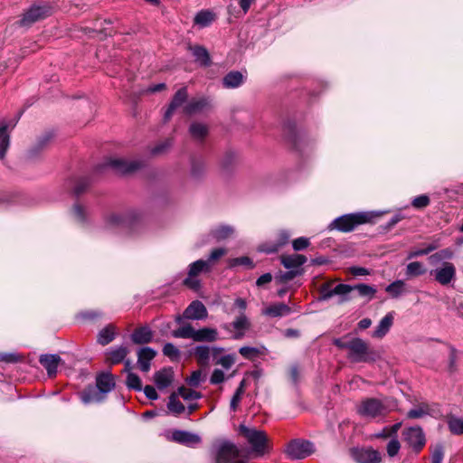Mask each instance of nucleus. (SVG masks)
<instances>
[{"label":"nucleus","mask_w":463,"mask_h":463,"mask_svg":"<svg viewBox=\"0 0 463 463\" xmlns=\"http://www.w3.org/2000/svg\"><path fill=\"white\" fill-rule=\"evenodd\" d=\"M385 212L367 211L344 214L335 218L328 226L330 231L337 230L341 232H350L357 226L365 223H373L381 218Z\"/></svg>","instance_id":"f257e3e1"},{"label":"nucleus","mask_w":463,"mask_h":463,"mask_svg":"<svg viewBox=\"0 0 463 463\" xmlns=\"http://www.w3.org/2000/svg\"><path fill=\"white\" fill-rule=\"evenodd\" d=\"M239 433L250 445V451L254 457H261L269 451V439L264 431L241 424Z\"/></svg>","instance_id":"f03ea898"},{"label":"nucleus","mask_w":463,"mask_h":463,"mask_svg":"<svg viewBox=\"0 0 463 463\" xmlns=\"http://www.w3.org/2000/svg\"><path fill=\"white\" fill-rule=\"evenodd\" d=\"M145 163L142 160H128L124 158H116L109 160L107 164L100 165L97 171L106 172L109 169L118 175H130L142 169Z\"/></svg>","instance_id":"7ed1b4c3"},{"label":"nucleus","mask_w":463,"mask_h":463,"mask_svg":"<svg viewBox=\"0 0 463 463\" xmlns=\"http://www.w3.org/2000/svg\"><path fill=\"white\" fill-rule=\"evenodd\" d=\"M378 357L375 351L361 338H354L349 341L348 358L355 363H366L374 361Z\"/></svg>","instance_id":"20e7f679"},{"label":"nucleus","mask_w":463,"mask_h":463,"mask_svg":"<svg viewBox=\"0 0 463 463\" xmlns=\"http://www.w3.org/2000/svg\"><path fill=\"white\" fill-rule=\"evenodd\" d=\"M354 288L347 284H337L335 285L334 281H327L320 286L319 288V300H328L334 296L338 297L337 303L343 304L349 300L348 295Z\"/></svg>","instance_id":"39448f33"},{"label":"nucleus","mask_w":463,"mask_h":463,"mask_svg":"<svg viewBox=\"0 0 463 463\" xmlns=\"http://www.w3.org/2000/svg\"><path fill=\"white\" fill-rule=\"evenodd\" d=\"M240 455L238 446L230 440H220L214 444L215 463H234Z\"/></svg>","instance_id":"423d86ee"},{"label":"nucleus","mask_w":463,"mask_h":463,"mask_svg":"<svg viewBox=\"0 0 463 463\" xmlns=\"http://www.w3.org/2000/svg\"><path fill=\"white\" fill-rule=\"evenodd\" d=\"M52 14V8L48 4L33 5L19 21L21 26H30L33 24L49 17Z\"/></svg>","instance_id":"0eeeda50"},{"label":"nucleus","mask_w":463,"mask_h":463,"mask_svg":"<svg viewBox=\"0 0 463 463\" xmlns=\"http://www.w3.org/2000/svg\"><path fill=\"white\" fill-rule=\"evenodd\" d=\"M388 408L381 401L370 398L363 401L358 407V413L366 418H376L386 415Z\"/></svg>","instance_id":"6e6552de"},{"label":"nucleus","mask_w":463,"mask_h":463,"mask_svg":"<svg viewBox=\"0 0 463 463\" xmlns=\"http://www.w3.org/2000/svg\"><path fill=\"white\" fill-rule=\"evenodd\" d=\"M403 440L411 447L416 452H419L426 443L424 432L420 427H410L402 431Z\"/></svg>","instance_id":"1a4fd4ad"},{"label":"nucleus","mask_w":463,"mask_h":463,"mask_svg":"<svg viewBox=\"0 0 463 463\" xmlns=\"http://www.w3.org/2000/svg\"><path fill=\"white\" fill-rule=\"evenodd\" d=\"M286 451L291 458L301 459L314 452V446L309 441L296 439L288 445Z\"/></svg>","instance_id":"9d476101"},{"label":"nucleus","mask_w":463,"mask_h":463,"mask_svg":"<svg viewBox=\"0 0 463 463\" xmlns=\"http://www.w3.org/2000/svg\"><path fill=\"white\" fill-rule=\"evenodd\" d=\"M209 261L198 260L189 265L188 277L184 279V284L191 288H197L199 281L195 279L202 272H209L211 270Z\"/></svg>","instance_id":"9b49d317"},{"label":"nucleus","mask_w":463,"mask_h":463,"mask_svg":"<svg viewBox=\"0 0 463 463\" xmlns=\"http://www.w3.org/2000/svg\"><path fill=\"white\" fill-rule=\"evenodd\" d=\"M350 453L357 463H380L382 461L380 452L373 448H354L351 449Z\"/></svg>","instance_id":"f8f14e48"},{"label":"nucleus","mask_w":463,"mask_h":463,"mask_svg":"<svg viewBox=\"0 0 463 463\" xmlns=\"http://www.w3.org/2000/svg\"><path fill=\"white\" fill-rule=\"evenodd\" d=\"M222 327L227 331H231V328H233L232 338L241 339L245 335L246 331L250 329V322L245 313H240L233 322L223 324Z\"/></svg>","instance_id":"ddd939ff"},{"label":"nucleus","mask_w":463,"mask_h":463,"mask_svg":"<svg viewBox=\"0 0 463 463\" xmlns=\"http://www.w3.org/2000/svg\"><path fill=\"white\" fill-rule=\"evenodd\" d=\"M437 282L447 286L455 279L456 268L451 262H444L441 267L431 271Z\"/></svg>","instance_id":"4468645a"},{"label":"nucleus","mask_w":463,"mask_h":463,"mask_svg":"<svg viewBox=\"0 0 463 463\" xmlns=\"http://www.w3.org/2000/svg\"><path fill=\"white\" fill-rule=\"evenodd\" d=\"M222 351L223 349L220 347L210 348L205 345H200L194 349V354L201 366H207L210 358L215 359Z\"/></svg>","instance_id":"2eb2a0df"},{"label":"nucleus","mask_w":463,"mask_h":463,"mask_svg":"<svg viewBox=\"0 0 463 463\" xmlns=\"http://www.w3.org/2000/svg\"><path fill=\"white\" fill-rule=\"evenodd\" d=\"M90 184V179L87 177H82L66 181L64 184V188L68 193L71 194L73 197L77 198L87 191Z\"/></svg>","instance_id":"dca6fc26"},{"label":"nucleus","mask_w":463,"mask_h":463,"mask_svg":"<svg viewBox=\"0 0 463 463\" xmlns=\"http://www.w3.org/2000/svg\"><path fill=\"white\" fill-rule=\"evenodd\" d=\"M205 306L199 300L193 301L184 310V317L193 320H201L207 317Z\"/></svg>","instance_id":"f3484780"},{"label":"nucleus","mask_w":463,"mask_h":463,"mask_svg":"<svg viewBox=\"0 0 463 463\" xmlns=\"http://www.w3.org/2000/svg\"><path fill=\"white\" fill-rule=\"evenodd\" d=\"M187 97H188V93H187L186 87H183L175 92V94L174 95V97L168 106V109H166V111L165 113L164 119L165 121L169 120L170 118L172 117L174 111L177 108L181 107L186 101Z\"/></svg>","instance_id":"a211bd4d"},{"label":"nucleus","mask_w":463,"mask_h":463,"mask_svg":"<svg viewBox=\"0 0 463 463\" xmlns=\"http://www.w3.org/2000/svg\"><path fill=\"white\" fill-rule=\"evenodd\" d=\"M128 353L129 350L126 346L112 347L106 352V363L110 365L122 363Z\"/></svg>","instance_id":"6ab92c4d"},{"label":"nucleus","mask_w":463,"mask_h":463,"mask_svg":"<svg viewBox=\"0 0 463 463\" xmlns=\"http://www.w3.org/2000/svg\"><path fill=\"white\" fill-rule=\"evenodd\" d=\"M61 361V359L58 354H42L39 358L40 364L46 369L48 375L51 377L56 374Z\"/></svg>","instance_id":"aec40b11"},{"label":"nucleus","mask_w":463,"mask_h":463,"mask_svg":"<svg viewBox=\"0 0 463 463\" xmlns=\"http://www.w3.org/2000/svg\"><path fill=\"white\" fill-rule=\"evenodd\" d=\"M156 352L151 347H143L137 352V364L141 371L146 373L150 369V362L155 358Z\"/></svg>","instance_id":"412c9836"},{"label":"nucleus","mask_w":463,"mask_h":463,"mask_svg":"<svg viewBox=\"0 0 463 463\" xmlns=\"http://www.w3.org/2000/svg\"><path fill=\"white\" fill-rule=\"evenodd\" d=\"M97 388L105 396L115 387L114 377L110 373H102L97 376Z\"/></svg>","instance_id":"4be33fe9"},{"label":"nucleus","mask_w":463,"mask_h":463,"mask_svg":"<svg viewBox=\"0 0 463 463\" xmlns=\"http://www.w3.org/2000/svg\"><path fill=\"white\" fill-rule=\"evenodd\" d=\"M153 338V332L148 326H141L134 330L131 340L134 344L144 345L150 343Z\"/></svg>","instance_id":"5701e85b"},{"label":"nucleus","mask_w":463,"mask_h":463,"mask_svg":"<svg viewBox=\"0 0 463 463\" xmlns=\"http://www.w3.org/2000/svg\"><path fill=\"white\" fill-rule=\"evenodd\" d=\"M174 378V372L171 368H164L155 373L154 380L158 389L169 386Z\"/></svg>","instance_id":"b1692460"},{"label":"nucleus","mask_w":463,"mask_h":463,"mask_svg":"<svg viewBox=\"0 0 463 463\" xmlns=\"http://www.w3.org/2000/svg\"><path fill=\"white\" fill-rule=\"evenodd\" d=\"M189 49L192 52V54L194 57L195 61L198 62L201 66L208 67L211 65L212 61L210 58V54L204 47L201 45H195L190 46Z\"/></svg>","instance_id":"393cba45"},{"label":"nucleus","mask_w":463,"mask_h":463,"mask_svg":"<svg viewBox=\"0 0 463 463\" xmlns=\"http://www.w3.org/2000/svg\"><path fill=\"white\" fill-rule=\"evenodd\" d=\"M244 82V76L241 71H232L222 79V85L226 89H235Z\"/></svg>","instance_id":"a878e982"},{"label":"nucleus","mask_w":463,"mask_h":463,"mask_svg":"<svg viewBox=\"0 0 463 463\" xmlns=\"http://www.w3.org/2000/svg\"><path fill=\"white\" fill-rule=\"evenodd\" d=\"M262 313L271 317H281L291 313V308L284 303H276L266 307Z\"/></svg>","instance_id":"bb28decb"},{"label":"nucleus","mask_w":463,"mask_h":463,"mask_svg":"<svg viewBox=\"0 0 463 463\" xmlns=\"http://www.w3.org/2000/svg\"><path fill=\"white\" fill-rule=\"evenodd\" d=\"M290 237L289 232L282 230L278 234V239L275 243L270 246L262 245L260 250L267 253L277 252L282 246L288 243Z\"/></svg>","instance_id":"cd10ccee"},{"label":"nucleus","mask_w":463,"mask_h":463,"mask_svg":"<svg viewBox=\"0 0 463 463\" xmlns=\"http://www.w3.org/2000/svg\"><path fill=\"white\" fill-rule=\"evenodd\" d=\"M173 439L178 443L185 445L197 444L201 441V439L198 435L184 430L174 431Z\"/></svg>","instance_id":"c85d7f7f"},{"label":"nucleus","mask_w":463,"mask_h":463,"mask_svg":"<svg viewBox=\"0 0 463 463\" xmlns=\"http://www.w3.org/2000/svg\"><path fill=\"white\" fill-rule=\"evenodd\" d=\"M10 146V132L5 122L0 124V160H4Z\"/></svg>","instance_id":"c756f323"},{"label":"nucleus","mask_w":463,"mask_h":463,"mask_svg":"<svg viewBox=\"0 0 463 463\" xmlns=\"http://www.w3.org/2000/svg\"><path fill=\"white\" fill-rule=\"evenodd\" d=\"M280 260L286 269H290L302 266L307 261V258L301 254L282 255Z\"/></svg>","instance_id":"7c9ffc66"},{"label":"nucleus","mask_w":463,"mask_h":463,"mask_svg":"<svg viewBox=\"0 0 463 463\" xmlns=\"http://www.w3.org/2000/svg\"><path fill=\"white\" fill-rule=\"evenodd\" d=\"M208 106V101L204 98L192 99L184 107V112L192 115L203 111Z\"/></svg>","instance_id":"2f4dec72"},{"label":"nucleus","mask_w":463,"mask_h":463,"mask_svg":"<svg viewBox=\"0 0 463 463\" xmlns=\"http://www.w3.org/2000/svg\"><path fill=\"white\" fill-rule=\"evenodd\" d=\"M194 335V341L196 342H214L219 339L217 330L210 327H203L196 330Z\"/></svg>","instance_id":"473e14b6"},{"label":"nucleus","mask_w":463,"mask_h":463,"mask_svg":"<svg viewBox=\"0 0 463 463\" xmlns=\"http://www.w3.org/2000/svg\"><path fill=\"white\" fill-rule=\"evenodd\" d=\"M104 395L96 387L90 386L81 392V401L84 403L99 402L104 400Z\"/></svg>","instance_id":"72a5a7b5"},{"label":"nucleus","mask_w":463,"mask_h":463,"mask_svg":"<svg viewBox=\"0 0 463 463\" xmlns=\"http://www.w3.org/2000/svg\"><path fill=\"white\" fill-rule=\"evenodd\" d=\"M393 322V316L389 313L382 318L376 329L374 330L373 336L376 338L383 337L390 330Z\"/></svg>","instance_id":"f704fd0d"},{"label":"nucleus","mask_w":463,"mask_h":463,"mask_svg":"<svg viewBox=\"0 0 463 463\" xmlns=\"http://www.w3.org/2000/svg\"><path fill=\"white\" fill-rule=\"evenodd\" d=\"M447 424L449 431L454 435L463 434V418L450 414L447 416Z\"/></svg>","instance_id":"c9c22d12"},{"label":"nucleus","mask_w":463,"mask_h":463,"mask_svg":"<svg viewBox=\"0 0 463 463\" xmlns=\"http://www.w3.org/2000/svg\"><path fill=\"white\" fill-rule=\"evenodd\" d=\"M196 330L190 325L184 324L172 332V335L176 338L193 339L194 341Z\"/></svg>","instance_id":"e433bc0d"},{"label":"nucleus","mask_w":463,"mask_h":463,"mask_svg":"<svg viewBox=\"0 0 463 463\" xmlns=\"http://www.w3.org/2000/svg\"><path fill=\"white\" fill-rule=\"evenodd\" d=\"M189 132L193 138L203 140L208 134V128L204 124L194 122L191 124Z\"/></svg>","instance_id":"4c0bfd02"},{"label":"nucleus","mask_w":463,"mask_h":463,"mask_svg":"<svg viewBox=\"0 0 463 463\" xmlns=\"http://www.w3.org/2000/svg\"><path fill=\"white\" fill-rule=\"evenodd\" d=\"M430 407L428 403L422 402L419 406L410 410L407 412V418L409 419H420L426 415L430 414Z\"/></svg>","instance_id":"58836bf2"},{"label":"nucleus","mask_w":463,"mask_h":463,"mask_svg":"<svg viewBox=\"0 0 463 463\" xmlns=\"http://www.w3.org/2000/svg\"><path fill=\"white\" fill-rule=\"evenodd\" d=\"M115 338V328L112 326H109L103 328L98 335L97 341L102 345H106L113 341Z\"/></svg>","instance_id":"ea45409f"},{"label":"nucleus","mask_w":463,"mask_h":463,"mask_svg":"<svg viewBox=\"0 0 463 463\" xmlns=\"http://www.w3.org/2000/svg\"><path fill=\"white\" fill-rule=\"evenodd\" d=\"M426 271L425 266L420 261H412L406 267V275L408 277H418L425 274Z\"/></svg>","instance_id":"a19ab883"},{"label":"nucleus","mask_w":463,"mask_h":463,"mask_svg":"<svg viewBox=\"0 0 463 463\" xmlns=\"http://www.w3.org/2000/svg\"><path fill=\"white\" fill-rule=\"evenodd\" d=\"M168 410L175 414L179 415L184 411L185 408L183 403L178 400L177 395L175 393H172L169 397V402L167 404Z\"/></svg>","instance_id":"79ce46f5"},{"label":"nucleus","mask_w":463,"mask_h":463,"mask_svg":"<svg viewBox=\"0 0 463 463\" xmlns=\"http://www.w3.org/2000/svg\"><path fill=\"white\" fill-rule=\"evenodd\" d=\"M206 173V165L203 161L195 160L192 163L191 176L194 179H201Z\"/></svg>","instance_id":"37998d69"},{"label":"nucleus","mask_w":463,"mask_h":463,"mask_svg":"<svg viewBox=\"0 0 463 463\" xmlns=\"http://www.w3.org/2000/svg\"><path fill=\"white\" fill-rule=\"evenodd\" d=\"M239 353L241 356L248 360H254L262 354V351L257 347L242 346L239 349Z\"/></svg>","instance_id":"c03bdc74"},{"label":"nucleus","mask_w":463,"mask_h":463,"mask_svg":"<svg viewBox=\"0 0 463 463\" xmlns=\"http://www.w3.org/2000/svg\"><path fill=\"white\" fill-rule=\"evenodd\" d=\"M404 282L402 280H395L394 282L388 285L385 288L386 292L389 293L392 298H398L403 293Z\"/></svg>","instance_id":"a18cd8bd"},{"label":"nucleus","mask_w":463,"mask_h":463,"mask_svg":"<svg viewBox=\"0 0 463 463\" xmlns=\"http://www.w3.org/2000/svg\"><path fill=\"white\" fill-rule=\"evenodd\" d=\"M233 229L231 226H220L213 232V236L217 240H225L233 234Z\"/></svg>","instance_id":"49530a36"},{"label":"nucleus","mask_w":463,"mask_h":463,"mask_svg":"<svg viewBox=\"0 0 463 463\" xmlns=\"http://www.w3.org/2000/svg\"><path fill=\"white\" fill-rule=\"evenodd\" d=\"M353 288L358 291L361 297H369L370 299H372L376 293L374 287L366 284H358Z\"/></svg>","instance_id":"de8ad7c7"},{"label":"nucleus","mask_w":463,"mask_h":463,"mask_svg":"<svg viewBox=\"0 0 463 463\" xmlns=\"http://www.w3.org/2000/svg\"><path fill=\"white\" fill-rule=\"evenodd\" d=\"M213 20V14L209 11H201L199 12L195 18V24L201 26L208 25Z\"/></svg>","instance_id":"09e8293b"},{"label":"nucleus","mask_w":463,"mask_h":463,"mask_svg":"<svg viewBox=\"0 0 463 463\" xmlns=\"http://www.w3.org/2000/svg\"><path fill=\"white\" fill-rule=\"evenodd\" d=\"M178 395L187 401L197 400L201 398V394L198 392L185 387H180L178 389Z\"/></svg>","instance_id":"8fccbe9b"},{"label":"nucleus","mask_w":463,"mask_h":463,"mask_svg":"<svg viewBox=\"0 0 463 463\" xmlns=\"http://www.w3.org/2000/svg\"><path fill=\"white\" fill-rule=\"evenodd\" d=\"M235 364V356L233 354L222 355L215 358V364L222 366L224 369H230Z\"/></svg>","instance_id":"3c124183"},{"label":"nucleus","mask_w":463,"mask_h":463,"mask_svg":"<svg viewBox=\"0 0 463 463\" xmlns=\"http://www.w3.org/2000/svg\"><path fill=\"white\" fill-rule=\"evenodd\" d=\"M127 385L128 388H131L136 391L142 390V384L140 378L133 373H128L127 377Z\"/></svg>","instance_id":"603ef678"},{"label":"nucleus","mask_w":463,"mask_h":463,"mask_svg":"<svg viewBox=\"0 0 463 463\" xmlns=\"http://www.w3.org/2000/svg\"><path fill=\"white\" fill-rule=\"evenodd\" d=\"M163 354L171 360H176L180 355V351L173 344L167 343L163 347Z\"/></svg>","instance_id":"864d4df0"},{"label":"nucleus","mask_w":463,"mask_h":463,"mask_svg":"<svg viewBox=\"0 0 463 463\" xmlns=\"http://www.w3.org/2000/svg\"><path fill=\"white\" fill-rule=\"evenodd\" d=\"M400 449H401L400 441L396 438L392 439L388 442L387 447H386L388 456L391 458L395 457L399 453Z\"/></svg>","instance_id":"5fc2aeb1"},{"label":"nucleus","mask_w":463,"mask_h":463,"mask_svg":"<svg viewBox=\"0 0 463 463\" xmlns=\"http://www.w3.org/2000/svg\"><path fill=\"white\" fill-rule=\"evenodd\" d=\"M172 146V141L170 139H166L158 145L155 146L150 153L154 156L164 154L168 150V148Z\"/></svg>","instance_id":"6e6d98bb"},{"label":"nucleus","mask_w":463,"mask_h":463,"mask_svg":"<svg viewBox=\"0 0 463 463\" xmlns=\"http://www.w3.org/2000/svg\"><path fill=\"white\" fill-rule=\"evenodd\" d=\"M435 249H437V245L430 244L427 248L422 249V250H413L408 253L407 258L410 260V259H413V258H416L419 256L427 255L430 252L433 251Z\"/></svg>","instance_id":"4d7b16f0"},{"label":"nucleus","mask_w":463,"mask_h":463,"mask_svg":"<svg viewBox=\"0 0 463 463\" xmlns=\"http://www.w3.org/2000/svg\"><path fill=\"white\" fill-rule=\"evenodd\" d=\"M310 244L309 239L306 237H299L292 241L293 249L297 251L307 248Z\"/></svg>","instance_id":"13d9d810"},{"label":"nucleus","mask_w":463,"mask_h":463,"mask_svg":"<svg viewBox=\"0 0 463 463\" xmlns=\"http://www.w3.org/2000/svg\"><path fill=\"white\" fill-rule=\"evenodd\" d=\"M226 254V250L223 248H217L214 249L210 256L209 259L206 261H209L210 267L212 268L213 263L218 260L220 258L224 256Z\"/></svg>","instance_id":"bf43d9fd"},{"label":"nucleus","mask_w":463,"mask_h":463,"mask_svg":"<svg viewBox=\"0 0 463 463\" xmlns=\"http://www.w3.org/2000/svg\"><path fill=\"white\" fill-rule=\"evenodd\" d=\"M225 380L224 373L221 369H214L211 378L210 383L212 384H219L223 383Z\"/></svg>","instance_id":"052dcab7"},{"label":"nucleus","mask_w":463,"mask_h":463,"mask_svg":"<svg viewBox=\"0 0 463 463\" xmlns=\"http://www.w3.org/2000/svg\"><path fill=\"white\" fill-rule=\"evenodd\" d=\"M53 135L51 132L44 133L42 137H39L37 141V147L39 149H43L45 147L52 139Z\"/></svg>","instance_id":"680f3d73"},{"label":"nucleus","mask_w":463,"mask_h":463,"mask_svg":"<svg viewBox=\"0 0 463 463\" xmlns=\"http://www.w3.org/2000/svg\"><path fill=\"white\" fill-rule=\"evenodd\" d=\"M453 256V252L449 249H444L439 250V252L430 256V260L438 259V260H449Z\"/></svg>","instance_id":"e2e57ef3"},{"label":"nucleus","mask_w":463,"mask_h":463,"mask_svg":"<svg viewBox=\"0 0 463 463\" xmlns=\"http://www.w3.org/2000/svg\"><path fill=\"white\" fill-rule=\"evenodd\" d=\"M443 449L441 446H438L435 448L434 451L431 455V462L432 463H441L443 460Z\"/></svg>","instance_id":"0e129e2a"},{"label":"nucleus","mask_w":463,"mask_h":463,"mask_svg":"<svg viewBox=\"0 0 463 463\" xmlns=\"http://www.w3.org/2000/svg\"><path fill=\"white\" fill-rule=\"evenodd\" d=\"M202 372L200 370L193 372L192 375L188 379V383L191 386H198L200 382L202 381Z\"/></svg>","instance_id":"69168bd1"},{"label":"nucleus","mask_w":463,"mask_h":463,"mask_svg":"<svg viewBox=\"0 0 463 463\" xmlns=\"http://www.w3.org/2000/svg\"><path fill=\"white\" fill-rule=\"evenodd\" d=\"M232 266L244 265V266H248L250 268H253L252 261L248 257L236 258V259L232 260Z\"/></svg>","instance_id":"338daca9"},{"label":"nucleus","mask_w":463,"mask_h":463,"mask_svg":"<svg viewBox=\"0 0 463 463\" xmlns=\"http://www.w3.org/2000/svg\"><path fill=\"white\" fill-rule=\"evenodd\" d=\"M144 392L149 400H156L158 397L156 389L151 385H146L144 388Z\"/></svg>","instance_id":"774afa93"}]
</instances>
